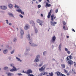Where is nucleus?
<instances>
[{"mask_svg": "<svg viewBox=\"0 0 76 76\" xmlns=\"http://www.w3.org/2000/svg\"><path fill=\"white\" fill-rule=\"evenodd\" d=\"M56 18V16H54V14H52L51 15V20L52 21H51L50 24L52 25V26H55V25H56V24H57V22H53V21H54V20Z\"/></svg>", "mask_w": 76, "mask_h": 76, "instance_id": "nucleus-1", "label": "nucleus"}, {"mask_svg": "<svg viewBox=\"0 0 76 76\" xmlns=\"http://www.w3.org/2000/svg\"><path fill=\"white\" fill-rule=\"evenodd\" d=\"M26 37H27V39L28 40V41H30L29 43L31 44V46H32V47H35L37 46V45L32 43V40L30 39V35H29V34H28L26 36Z\"/></svg>", "mask_w": 76, "mask_h": 76, "instance_id": "nucleus-2", "label": "nucleus"}, {"mask_svg": "<svg viewBox=\"0 0 76 76\" xmlns=\"http://www.w3.org/2000/svg\"><path fill=\"white\" fill-rule=\"evenodd\" d=\"M55 74L56 75L57 74V75L58 76H66L65 75L57 71L55 72Z\"/></svg>", "mask_w": 76, "mask_h": 76, "instance_id": "nucleus-3", "label": "nucleus"}, {"mask_svg": "<svg viewBox=\"0 0 76 76\" xmlns=\"http://www.w3.org/2000/svg\"><path fill=\"white\" fill-rule=\"evenodd\" d=\"M25 73H26L27 75H30V73H32V71L31 69H29L27 70Z\"/></svg>", "mask_w": 76, "mask_h": 76, "instance_id": "nucleus-4", "label": "nucleus"}, {"mask_svg": "<svg viewBox=\"0 0 76 76\" xmlns=\"http://www.w3.org/2000/svg\"><path fill=\"white\" fill-rule=\"evenodd\" d=\"M45 65H44L41 68H39V70L40 72H41V71H44V70H45Z\"/></svg>", "mask_w": 76, "mask_h": 76, "instance_id": "nucleus-5", "label": "nucleus"}, {"mask_svg": "<svg viewBox=\"0 0 76 76\" xmlns=\"http://www.w3.org/2000/svg\"><path fill=\"white\" fill-rule=\"evenodd\" d=\"M23 34H24V31L23 30H21L20 31V38H22L23 36Z\"/></svg>", "mask_w": 76, "mask_h": 76, "instance_id": "nucleus-6", "label": "nucleus"}, {"mask_svg": "<svg viewBox=\"0 0 76 76\" xmlns=\"http://www.w3.org/2000/svg\"><path fill=\"white\" fill-rule=\"evenodd\" d=\"M37 22V23H39L40 25L42 26V21H41L39 19H37L36 20Z\"/></svg>", "mask_w": 76, "mask_h": 76, "instance_id": "nucleus-7", "label": "nucleus"}, {"mask_svg": "<svg viewBox=\"0 0 76 76\" xmlns=\"http://www.w3.org/2000/svg\"><path fill=\"white\" fill-rule=\"evenodd\" d=\"M67 63L68 64H70V65H72L73 63V62L72 61L70 60L68 61Z\"/></svg>", "mask_w": 76, "mask_h": 76, "instance_id": "nucleus-8", "label": "nucleus"}, {"mask_svg": "<svg viewBox=\"0 0 76 76\" xmlns=\"http://www.w3.org/2000/svg\"><path fill=\"white\" fill-rule=\"evenodd\" d=\"M40 57V56L39 55H38L37 56L36 59H35L34 61V62H38V61H39V59H38V58H39Z\"/></svg>", "mask_w": 76, "mask_h": 76, "instance_id": "nucleus-9", "label": "nucleus"}, {"mask_svg": "<svg viewBox=\"0 0 76 76\" xmlns=\"http://www.w3.org/2000/svg\"><path fill=\"white\" fill-rule=\"evenodd\" d=\"M10 71L11 72H16V71H17V69H16V68L15 67V66H13V68L12 69H11Z\"/></svg>", "mask_w": 76, "mask_h": 76, "instance_id": "nucleus-10", "label": "nucleus"}, {"mask_svg": "<svg viewBox=\"0 0 76 76\" xmlns=\"http://www.w3.org/2000/svg\"><path fill=\"white\" fill-rule=\"evenodd\" d=\"M48 74V72H44L41 73L40 74V75L41 76H42L43 75H47Z\"/></svg>", "mask_w": 76, "mask_h": 76, "instance_id": "nucleus-11", "label": "nucleus"}, {"mask_svg": "<svg viewBox=\"0 0 76 76\" xmlns=\"http://www.w3.org/2000/svg\"><path fill=\"white\" fill-rule=\"evenodd\" d=\"M0 7L1 9H2V10H6L7 9V7L4 6H1Z\"/></svg>", "mask_w": 76, "mask_h": 76, "instance_id": "nucleus-12", "label": "nucleus"}, {"mask_svg": "<svg viewBox=\"0 0 76 76\" xmlns=\"http://www.w3.org/2000/svg\"><path fill=\"white\" fill-rule=\"evenodd\" d=\"M51 5L50 4H48V2H46V5H45V7L47 8V7H50L51 6Z\"/></svg>", "mask_w": 76, "mask_h": 76, "instance_id": "nucleus-13", "label": "nucleus"}, {"mask_svg": "<svg viewBox=\"0 0 76 76\" xmlns=\"http://www.w3.org/2000/svg\"><path fill=\"white\" fill-rule=\"evenodd\" d=\"M72 57L71 55H70L69 56H68L66 58V59L67 60H71L72 59Z\"/></svg>", "mask_w": 76, "mask_h": 76, "instance_id": "nucleus-14", "label": "nucleus"}, {"mask_svg": "<svg viewBox=\"0 0 76 76\" xmlns=\"http://www.w3.org/2000/svg\"><path fill=\"white\" fill-rule=\"evenodd\" d=\"M25 30H27V29H29V25L28 24L26 25L25 27Z\"/></svg>", "mask_w": 76, "mask_h": 76, "instance_id": "nucleus-15", "label": "nucleus"}, {"mask_svg": "<svg viewBox=\"0 0 76 76\" xmlns=\"http://www.w3.org/2000/svg\"><path fill=\"white\" fill-rule=\"evenodd\" d=\"M72 74H76V72H75V70L74 69H72Z\"/></svg>", "mask_w": 76, "mask_h": 76, "instance_id": "nucleus-16", "label": "nucleus"}, {"mask_svg": "<svg viewBox=\"0 0 76 76\" xmlns=\"http://www.w3.org/2000/svg\"><path fill=\"white\" fill-rule=\"evenodd\" d=\"M56 37L55 36H53V37H52V41L53 42H55L56 41Z\"/></svg>", "mask_w": 76, "mask_h": 76, "instance_id": "nucleus-17", "label": "nucleus"}, {"mask_svg": "<svg viewBox=\"0 0 76 76\" xmlns=\"http://www.w3.org/2000/svg\"><path fill=\"white\" fill-rule=\"evenodd\" d=\"M49 75H47V76H53V75H54V74L53 72H51V73H49Z\"/></svg>", "mask_w": 76, "mask_h": 76, "instance_id": "nucleus-18", "label": "nucleus"}, {"mask_svg": "<svg viewBox=\"0 0 76 76\" xmlns=\"http://www.w3.org/2000/svg\"><path fill=\"white\" fill-rule=\"evenodd\" d=\"M7 52H8V51L7 49L4 50L3 51L4 54H6V53H7Z\"/></svg>", "mask_w": 76, "mask_h": 76, "instance_id": "nucleus-19", "label": "nucleus"}, {"mask_svg": "<svg viewBox=\"0 0 76 76\" xmlns=\"http://www.w3.org/2000/svg\"><path fill=\"white\" fill-rule=\"evenodd\" d=\"M30 23L31 24H32L33 26H35V23L33 21H31V22H30Z\"/></svg>", "mask_w": 76, "mask_h": 76, "instance_id": "nucleus-20", "label": "nucleus"}, {"mask_svg": "<svg viewBox=\"0 0 76 76\" xmlns=\"http://www.w3.org/2000/svg\"><path fill=\"white\" fill-rule=\"evenodd\" d=\"M50 16H51V14L48 13L47 16L48 18V19H50Z\"/></svg>", "mask_w": 76, "mask_h": 76, "instance_id": "nucleus-21", "label": "nucleus"}, {"mask_svg": "<svg viewBox=\"0 0 76 76\" xmlns=\"http://www.w3.org/2000/svg\"><path fill=\"white\" fill-rule=\"evenodd\" d=\"M61 66L62 68H64L65 67H66V65L64 64H61Z\"/></svg>", "mask_w": 76, "mask_h": 76, "instance_id": "nucleus-22", "label": "nucleus"}, {"mask_svg": "<svg viewBox=\"0 0 76 76\" xmlns=\"http://www.w3.org/2000/svg\"><path fill=\"white\" fill-rule=\"evenodd\" d=\"M34 30L35 31V34H37V33L38 32V30H37V28H35Z\"/></svg>", "mask_w": 76, "mask_h": 76, "instance_id": "nucleus-23", "label": "nucleus"}, {"mask_svg": "<svg viewBox=\"0 0 76 76\" xmlns=\"http://www.w3.org/2000/svg\"><path fill=\"white\" fill-rule=\"evenodd\" d=\"M21 11H22V10L20 9H18L17 10V12H19V13H21Z\"/></svg>", "mask_w": 76, "mask_h": 76, "instance_id": "nucleus-24", "label": "nucleus"}, {"mask_svg": "<svg viewBox=\"0 0 76 76\" xmlns=\"http://www.w3.org/2000/svg\"><path fill=\"white\" fill-rule=\"evenodd\" d=\"M9 69L8 67H5L4 68V70H7Z\"/></svg>", "mask_w": 76, "mask_h": 76, "instance_id": "nucleus-25", "label": "nucleus"}, {"mask_svg": "<svg viewBox=\"0 0 76 76\" xmlns=\"http://www.w3.org/2000/svg\"><path fill=\"white\" fill-rule=\"evenodd\" d=\"M16 59H18V61H20V62L22 61V60H20V58H18V57H16Z\"/></svg>", "mask_w": 76, "mask_h": 76, "instance_id": "nucleus-26", "label": "nucleus"}, {"mask_svg": "<svg viewBox=\"0 0 76 76\" xmlns=\"http://www.w3.org/2000/svg\"><path fill=\"white\" fill-rule=\"evenodd\" d=\"M64 72H65V73L67 74V73L68 72L65 69H64Z\"/></svg>", "mask_w": 76, "mask_h": 76, "instance_id": "nucleus-27", "label": "nucleus"}, {"mask_svg": "<svg viewBox=\"0 0 76 76\" xmlns=\"http://www.w3.org/2000/svg\"><path fill=\"white\" fill-rule=\"evenodd\" d=\"M10 9H12L13 8V5L12 4H10Z\"/></svg>", "mask_w": 76, "mask_h": 76, "instance_id": "nucleus-28", "label": "nucleus"}, {"mask_svg": "<svg viewBox=\"0 0 76 76\" xmlns=\"http://www.w3.org/2000/svg\"><path fill=\"white\" fill-rule=\"evenodd\" d=\"M10 16H11V17H14L13 16V14L12 13H10Z\"/></svg>", "mask_w": 76, "mask_h": 76, "instance_id": "nucleus-29", "label": "nucleus"}, {"mask_svg": "<svg viewBox=\"0 0 76 76\" xmlns=\"http://www.w3.org/2000/svg\"><path fill=\"white\" fill-rule=\"evenodd\" d=\"M15 7L16 8H17V9H19V6L16 5V4H15Z\"/></svg>", "mask_w": 76, "mask_h": 76, "instance_id": "nucleus-30", "label": "nucleus"}, {"mask_svg": "<svg viewBox=\"0 0 76 76\" xmlns=\"http://www.w3.org/2000/svg\"><path fill=\"white\" fill-rule=\"evenodd\" d=\"M52 12H53V10H50V12L48 13L49 14H50L51 15V13Z\"/></svg>", "mask_w": 76, "mask_h": 76, "instance_id": "nucleus-31", "label": "nucleus"}, {"mask_svg": "<svg viewBox=\"0 0 76 76\" xmlns=\"http://www.w3.org/2000/svg\"><path fill=\"white\" fill-rule=\"evenodd\" d=\"M62 22L63 25H66V22H65L64 21H63Z\"/></svg>", "mask_w": 76, "mask_h": 76, "instance_id": "nucleus-32", "label": "nucleus"}, {"mask_svg": "<svg viewBox=\"0 0 76 76\" xmlns=\"http://www.w3.org/2000/svg\"><path fill=\"white\" fill-rule=\"evenodd\" d=\"M17 41V39L16 38H15L13 40V41L14 42H15V41Z\"/></svg>", "mask_w": 76, "mask_h": 76, "instance_id": "nucleus-33", "label": "nucleus"}, {"mask_svg": "<svg viewBox=\"0 0 76 76\" xmlns=\"http://www.w3.org/2000/svg\"><path fill=\"white\" fill-rule=\"evenodd\" d=\"M70 72H68V73L66 74L67 76H69L70 75Z\"/></svg>", "mask_w": 76, "mask_h": 76, "instance_id": "nucleus-34", "label": "nucleus"}, {"mask_svg": "<svg viewBox=\"0 0 76 76\" xmlns=\"http://www.w3.org/2000/svg\"><path fill=\"white\" fill-rule=\"evenodd\" d=\"M61 43H60L58 47V48H61Z\"/></svg>", "mask_w": 76, "mask_h": 76, "instance_id": "nucleus-35", "label": "nucleus"}, {"mask_svg": "<svg viewBox=\"0 0 76 76\" xmlns=\"http://www.w3.org/2000/svg\"><path fill=\"white\" fill-rule=\"evenodd\" d=\"M67 53L69 54H70V51L69 50L67 51Z\"/></svg>", "mask_w": 76, "mask_h": 76, "instance_id": "nucleus-36", "label": "nucleus"}, {"mask_svg": "<svg viewBox=\"0 0 76 76\" xmlns=\"http://www.w3.org/2000/svg\"><path fill=\"white\" fill-rule=\"evenodd\" d=\"M28 76H35V75H33V74H29Z\"/></svg>", "mask_w": 76, "mask_h": 76, "instance_id": "nucleus-37", "label": "nucleus"}, {"mask_svg": "<svg viewBox=\"0 0 76 76\" xmlns=\"http://www.w3.org/2000/svg\"><path fill=\"white\" fill-rule=\"evenodd\" d=\"M65 50L66 51H68V49L67 48H65Z\"/></svg>", "mask_w": 76, "mask_h": 76, "instance_id": "nucleus-38", "label": "nucleus"}, {"mask_svg": "<svg viewBox=\"0 0 76 76\" xmlns=\"http://www.w3.org/2000/svg\"><path fill=\"white\" fill-rule=\"evenodd\" d=\"M10 66L12 67H13V66H15V65H14V64H10Z\"/></svg>", "mask_w": 76, "mask_h": 76, "instance_id": "nucleus-39", "label": "nucleus"}, {"mask_svg": "<svg viewBox=\"0 0 76 76\" xmlns=\"http://www.w3.org/2000/svg\"><path fill=\"white\" fill-rule=\"evenodd\" d=\"M14 52H15V50H13L11 52V54H13V53H14Z\"/></svg>", "mask_w": 76, "mask_h": 76, "instance_id": "nucleus-40", "label": "nucleus"}, {"mask_svg": "<svg viewBox=\"0 0 76 76\" xmlns=\"http://www.w3.org/2000/svg\"><path fill=\"white\" fill-rule=\"evenodd\" d=\"M20 13L22 14V15H24V12H22V11H21Z\"/></svg>", "mask_w": 76, "mask_h": 76, "instance_id": "nucleus-41", "label": "nucleus"}, {"mask_svg": "<svg viewBox=\"0 0 76 76\" xmlns=\"http://www.w3.org/2000/svg\"><path fill=\"white\" fill-rule=\"evenodd\" d=\"M37 7L38 8H40L41 7V5H38Z\"/></svg>", "mask_w": 76, "mask_h": 76, "instance_id": "nucleus-42", "label": "nucleus"}, {"mask_svg": "<svg viewBox=\"0 0 76 76\" xmlns=\"http://www.w3.org/2000/svg\"><path fill=\"white\" fill-rule=\"evenodd\" d=\"M6 23H7V24H8V23H9V21H8V20H6Z\"/></svg>", "mask_w": 76, "mask_h": 76, "instance_id": "nucleus-43", "label": "nucleus"}, {"mask_svg": "<svg viewBox=\"0 0 76 76\" xmlns=\"http://www.w3.org/2000/svg\"><path fill=\"white\" fill-rule=\"evenodd\" d=\"M58 12V9H56V13H57Z\"/></svg>", "mask_w": 76, "mask_h": 76, "instance_id": "nucleus-44", "label": "nucleus"}, {"mask_svg": "<svg viewBox=\"0 0 76 76\" xmlns=\"http://www.w3.org/2000/svg\"><path fill=\"white\" fill-rule=\"evenodd\" d=\"M63 29H64V30H66V28H65V26H63Z\"/></svg>", "mask_w": 76, "mask_h": 76, "instance_id": "nucleus-45", "label": "nucleus"}, {"mask_svg": "<svg viewBox=\"0 0 76 76\" xmlns=\"http://www.w3.org/2000/svg\"><path fill=\"white\" fill-rule=\"evenodd\" d=\"M23 73H26V71H23Z\"/></svg>", "mask_w": 76, "mask_h": 76, "instance_id": "nucleus-46", "label": "nucleus"}, {"mask_svg": "<svg viewBox=\"0 0 76 76\" xmlns=\"http://www.w3.org/2000/svg\"><path fill=\"white\" fill-rule=\"evenodd\" d=\"M72 31H74V32H75V31L73 29V28L72 29Z\"/></svg>", "mask_w": 76, "mask_h": 76, "instance_id": "nucleus-47", "label": "nucleus"}, {"mask_svg": "<svg viewBox=\"0 0 76 76\" xmlns=\"http://www.w3.org/2000/svg\"><path fill=\"white\" fill-rule=\"evenodd\" d=\"M20 17H21V18H23V16H22V15H20Z\"/></svg>", "mask_w": 76, "mask_h": 76, "instance_id": "nucleus-48", "label": "nucleus"}, {"mask_svg": "<svg viewBox=\"0 0 76 76\" xmlns=\"http://www.w3.org/2000/svg\"><path fill=\"white\" fill-rule=\"evenodd\" d=\"M10 76H12V75H13V74L12 73H10Z\"/></svg>", "mask_w": 76, "mask_h": 76, "instance_id": "nucleus-49", "label": "nucleus"}, {"mask_svg": "<svg viewBox=\"0 0 76 76\" xmlns=\"http://www.w3.org/2000/svg\"><path fill=\"white\" fill-rule=\"evenodd\" d=\"M42 65V64H39V66H41Z\"/></svg>", "mask_w": 76, "mask_h": 76, "instance_id": "nucleus-50", "label": "nucleus"}, {"mask_svg": "<svg viewBox=\"0 0 76 76\" xmlns=\"http://www.w3.org/2000/svg\"><path fill=\"white\" fill-rule=\"evenodd\" d=\"M18 75L19 76H21V75H22V74L21 73L18 74Z\"/></svg>", "mask_w": 76, "mask_h": 76, "instance_id": "nucleus-51", "label": "nucleus"}, {"mask_svg": "<svg viewBox=\"0 0 76 76\" xmlns=\"http://www.w3.org/2000/svg\"><path fill=\"white\" fill-rule=\"evenodd\" d=\"M74 66L75 67H76V63L74 64Z\"/></svg>", "mask_w": 76, "mask_h": 76, "instance_id": "nucleus-52", "label": "nucleus"}, {"mask_svg": "<svg viewBox=\"0 0 76 76\" xmlns=\"http://www.w3.org/2000/svg\"><path fill=\"white\" fill-rule=\"evenodd\" d=\"M6 74H7V75H9V76L10 75V73H6Z\"/></svg>", "mask_w": 76, "mask_h": 76, "instance_id": "nucleus-53", "label": "nucleus"}, {"mask_svg": "<svg viewBox=\"0 0 76 76\" xmlns=\"http://www.w3.org/2000/svg\"><path fill=\"white\" fill-rule=\"evenodd\" d=\"M59 51H61V48H59Z\"/></svg>", "mask_w": 76, "mask_h": 76, "instance_id": "nucleus-54", "label": "nucleus"}, {"mask_svg": "<svg viewBox=\"0 0 76 76\" xmlns=\"http://www.w3.org/2000/svg\"><path fill=\"white\" fill-rule=\"evenodd\" d=\"M41 16H42V17H43V14H41Z\"/></svg>", "mask_w": 76, "mask_h": 76, "instance_id": "nucleus-55", "label": "nucleus"}, {"mask_svg": "<svg viewBox=\"0 0 76 76\" xmlns=\"http://www.w3.org/2000/svg\"><path fill=\"white\" fill-rule=\"evenodd\" d=\"M45 52H43V55H45Z\"/></svg>", "mask_w": 76, "mask_h": 76, "instance_id": "nucleus-56", "label": "nucleus"}, {"mask_svg": "<svg viewBox=\"0 0 76 76\" xmlns=\"http://www.w3.org/2000/svg\"><path fill=\"white\" fill-rule=\"evenodd\" d=\"M66 37H67V38H69V37L68 36H67Z\"/></svg>", "mask_w": 76, "mask_h": 76, "instance_id": "nucleus-57", "label": "nucleus"}, {"mask_svg": "<svg viewBox=\"0 0 76 76\" xmlns=\"http://www.w3.org/2000/svg\"><path fill=\"white\" fill-rule=\"evenodd\" d=\"M7 48H9V46L8 45H7Z\"/></svg>", "mask_w": 76, "mask_h": 76, "instance_id": "nucleus-58", "label": "nucleus"}, {"mask_svg": "<svg viewBox=\"0 0 76 76\" xmlns=\"http://www.w3.org/2000/svg\"><path fill=\"white\" fill-rule=\"evenodd\" d=\"M39 2H41L42 1V0H39Z\"/></svg>", "mask_w": 76, "mask_h": 76, "instance_id": "nucleus-59", "label": "nucleus"}, {"mask_svg": "<svg viewBox=\"0 0 76 76\" xmlns=\"http://www.w3.org/2000/svg\"><path fill=\"white\" fill-rule=\"evenodd\" d=\"M47 1H48V3H49V2L50 1L49 0H47Z\"/></svg>", "mask_w": 76, "mask_h": 76, "instance_id": "nucleus-60", "label": "nucleus"}, {"mask_svg": "<svg viewBox=\"0 0 76 76\" xmlns=\"http://www.w3.org/2000/svg\"><path fill=\"white\" fill-rule=\"evenodd\" d=\"M36 0H32V1H35Z\"/></svg>", "mask_w": 76, "mask_h": 76, "instance_id": "nucleus-61", "label": "nucleus"}, {"mask_svg": "<svg viewBox=\"0 0 76 76\" xmlns=\"http://www.w3.org/2000/svg\"><path fill=\"white\" fill-rule=\"evenodd\" d=\"M10 25H12V23H10Z\"/></svg>", "mask_w": 76, "mask_h": 76, "instance_id": "nucleus-62", "label": "nucleus"}, {"mask_svg": "<svg viewBox=\"0 0 76 76\" xmlns=\"http://www.w3.org/2000/svg\"><path fill=\"white\" fill-rule=\"evenodd\" d=\"M31 36H32V35H33V34H31Z\"/></svg>", "mask_w": 76, "mask_h": 76, "instance_id": "nucleus-63", "label": "nucleus"}, {"mask_svg": "<svg viewBox=\"0 0 76 76\" xmlns=\"http://www.w3.org/2000/svg\"><path fill=\"white\" fill-rule=\"evenodd\" d=\"M31 3H32V4L34 3V2H33V1H31Z\"/></svg>", "mask_w": 76, "mask_h": 76, "instance_id": "nucleus-64", "label": "nucleus"}]
</instances>
